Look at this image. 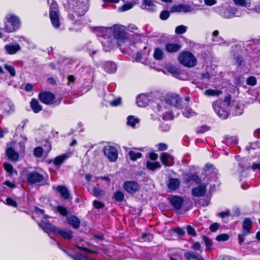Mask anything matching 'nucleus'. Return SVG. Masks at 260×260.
<instances>
[{
    "instance_id": "nucleus-41",
    "label": "nucleus",
    "mask_w": 260,
    "mask_h": 260,
    "mask_svg": "<svg viewBox=\"0 0 260 260\" xmlns=\"http://www.w3.org/2000/svg\"><path fill=\"white\" fill-rule=\"evenodd\" d=\"M92 191L93 195L96 197H99L104 194V191L99 188L98 184L93 187Z\"/></svg>"
},
{
    "instance_id": "nucleus-64",
    "label": "nucleus",
    "mask_w": 260,
    "mask_h": 260,
    "mask_svg": "<svg viewBox=\"0 0 260 260\" xmlns=\"http://www.w3.org/2000/svg\"><path fill=\"white\" fill-rule=\"evenodd\" d=\"M158 150L165 151L168 149V145L165 143H160L157 145Z\"/></svg>"
},
{
    "instance_id": "nucleus-3",
    "label": "nucleus",
    "mask_w": 260,
    "mask_h": 260,
    "mask_svg": "<svg viewBox=\"0 0 260 260\" xmlns=\"http://www.w3.org/2000/svg\"><path fill=\"white\" fill-rule=\"evenodd\" d=\"M26 180L30 185L44 186L49 184L48 177H45L43 175L35 170L26 173Z\"/></svg>"
},
{
    "instance_id": "nucleus-21",
    "label": "nucleus",
    "mask_w": 260,
    "mask_h": 260,
    "mask_svg": "<svg viewBox=\"0 0 260 260\" xmlns=\"http://www.w3.org/2000/svg\"><path fill=\"white\" fill-rule=\"evenodd\" d=\"M252 228V221L249 218H245L242 224L243 233L244 235H248L250 233Z\"/></svg>"
},
{
    "instance_id": "nucleus-1",
    "label": "nucleus",
    "mask_w": 260,
    "mask_h": 260,
    "mask_svg": "<svg viewBox=\"0 0 260 260\" xmlns=\"http://www.w3.org/2000/svg\"><path fill=\"white\" fill-rule=\"evenodd\" d=\"M39 226L46 233L58 234L63 239L71 240L73 237V232L66 228L57 227L49 222L42 220L39 224Z\"/></svg>"
},
{
    "instance_id": "nucleus-56",
    "label": "nucleus",
    "mask_w": 260,
    "mask_h": 260,
    "mask_svg": "<svg viewBox=\"0 0 260 260\" xmlns=\"http://www.w3.org/2000/svg\"><path fill=\"white\" fill-rule=\"evenodd\" d=\"M247 84L250 86H254L257 83V80L255 77L250 76L247 79Z\"/></svg>"
},
{
    "instance_id": "nucleus-58",
    "label": "nucleus",
    "mask_w": 260,
    "mask_h": 260,
    "mask_svg": "<svg viewBox=\"0 0 260 260\" xmlns=\"http://www.w3.org/2000/svg\"><path fill=\"white\" fill-rule=\"evenodd\" d=\"M133 7V5L132 3H126L124 4L121 7L119 8V10L122 12H124L130 10Z\"/></svg>"
},
{
    "instance_id": "nucleus-54",
    "label": "nucleus",
    "mask_w": 260,
    "mask_h": 260,
    "mask_svg": "<svg viewBox=\"0 0 260 260\" xmlns=\"http://www.w3.org/2000/svg\"><path fill=\"white\" fill-rule=\"evenodd\" d=\"M174 118V115L172 111H168L164 114L162 119L165 120H172Z\"/></svg>"
},
{
    "instance_id": "nucleus-33",
    "label": "nucleus",
    "mask_w": 260,
    "mask_h": 260,
    "mask_svg": "<svg viewBox=\"0 0 260 260\" xmlns=\"http://www.w3.org/2000/svg\"><path fill=\"white\" fill-rule=\"evenodd\" d=\"M72 259L73 260H95V259L84 256L81 253H76L74 254Z\"/></svg>"
},
{
    "instance_id": "nucleus-43",
    "label": "nucleus",
    "mask_w": 260,
    "mask_h": 260,
    "mask_svg": "<svg viewBox=\"0 0 260 260\" xmlns=\"http://www.w3.org/2000/svg\"><path fill=\"white\" fill-rule=\"evenodd\" d=\"M44 150L42 147L38 146L34 149V155L36 157H41L43 154Z\"/></svg>"
},
{
    "instance_id": "nucleus-31",
    "label": "nucleus",
    "mask_w": 260,
    "mask_h": 260,
    "mask_svg": "<svg viewBox=\"0 0 260 260\" xmlns=\"http://www.w3.org/2000/svg\"><path fill=\"white\" fill-rule=\"evenodd\" d=\"M105 70L109 73H114L116 70V66L115 63L111 62L108 61L105 64Z\"/></svg>"
},
{
    "instance_id": "nucleus-52",
    "label": "nucleus",
    "mask_w": 260,
    "mask_h": 260,
    "mask_svg": "<svg viewBox=\"0 0 260 260\" xmlns=\"http://www.w3.org/2000/svg\"><path fill=\"white\" fill-rule=\"evenodd\" d=\"M170 16V12L167 10L162 11L159 15V18L162 20L168 19Z\"/></svg>"
},
{
    "instance_id": "nucleus-29",
    "label": "nucleus",
    "mask_w": 260,
    "mask_h": 260,
    "mask_svg": "<svg viewBox=\"0 0 260 260\" xmlns=\"http://www.w3.org/2000/svg\"><path fill=\"white\" fill-rule=\"evenodd\" d=\"M146 168L150 171H154L161 167L160 164L158 161H147L146 163Z\"/></svg>"
},
{
    "instance_id": "nucleus-27",
    "label": "nucleus",
    "mask_w": 260,
    "mask_h": 260,
    "mask_svg": "<svg viewBox=\"0 0 260 260\" xmlns=\"http://www.w3.org/2000/svg\"><path fill=\"white\" fill-rule=\"evenodd\" d=\"M172 158L171 155L167 152H162L160 154V159L162 165L166 167H170L172 165L171 163H170L168 161L169 158Z\"/></svg>"
},
{
    "instance_id": "nucleus-19",
    "label": "nucleus",
    "mask_w": 260,
    "mask_h": 260,
    "mask_svg": "<svg viewBox=\"0 0 260 260\" xmlns=\"http://www.w3.org/2000/svg\"><path fill=\"white\" fill-rule=\"evenodd\" d=\"M191 11V7L189 5L182 4L173 6L171 9V12H189Z\"/></svg>"
},
{
    "instance_id": "nucleus-8",
    "label": "nucleus",
    "mask_w": 260,
    "mask_h": 260,
    "mask_svg": "<svg viewBox=\"0 0 260 260\" xmlns=\"http://www.w3.org/2000/svg\"><path fill=\"white\" fill-rule=\"evenodd\" d=\"M183 182L185 184H189L191 182L196 184H200L202 182L201 178L197 173H184L182 174Z\"/></svg>"
},
{
    "instance_id": "nucleus-49",
    "label": "nucleus",
    "mask_w": 260,
    "mask_h": 260,
    "mask_svg": "<svg viewBox=\"0 0 260 260\" xmlns=\"http://www.w3.org/2000/svg\"><path fill=\"white\" fill-rule=\"evenodd\" d=\"M4 168L6 171L10 175H12L13 173V167L9 162H5L3 165Z\"/></svg>"
},
{
    "instance_id": "nucleus-22",
    "label": "nucleus",
    "mask_w": 260,
    "mask_h": 260,
    "mask_svg": "<svg viewBox=\"0 0 260 260\" xmlns=\"http://www.w3.org/2000/svg\"><path fill=\"white\" fill-rule=\"evenodd\" d=\"M184 256L187 260H205L201 254L192 251L185 252Z\"/></svg>"
},
{
    "instance_id": "nucleus-15",
    "label": "nucleus",
    "mask_w": 260,
    "mask_h": 260,
    "mask_svg": "<svg viewBox=\"0 0 260 260\" xmlns=\"http://www.w3.org/2000/svg\"><path fill=\"white\" fill-rule=\"evenodd\" d=\"M52 189L60 193L61 197L64 200H71L72 199L71 198L70 193L69 189L65 186L60 185L56 187L53 186Z\"/></svg>"
},
{
    "instance_id": "nucleus-60",
    "label": "nucleus",
    "mask_w": 260,
    "mask_h": 260,
    "mask_svg": "<svg viewBox=\"0 0 260 260\" xmlns=\"http://www.w3.org/2000/svg\"><path fill=\"white\" fill-rule=\"evenodd\" d=\"M220 227L219 223L217 222H214L211 224L209 226V229L211 232L214 233L216 232Z\"/></svg>"
},
{
    "instance_id": "nucleus-28",
    "label": "nucleus",
    "mask_w": 260,
    "mask_h": 260,
    "mask_svg": "<svg viewBox=\"0 0 260 260\" xmlns=\"http://www.w3.org/2000/svg\"><path fill=\"white\" fill-rule=\"evenodd\" d=\"M166 70L172 76L174 77H177L181 74V71L176 67L173 65H167L166 68Z\"/></svg>"
},
{
    "instance_id": "nucleus-46",
    "label": "nucleus",
    "mask_w": 260,
    "mask_h": 260,
    "mask_svg": "<svg viewBox=\"0 0 260 260\" xmlns=\"http://www.w3.org/2000/svg\"><path fill=\"white\" fill-rule=\"evenodd\" d=\"M230 238V236L228 234H221L217 235L216 237V240L217 241H228Z\"/></svg>"
},
{
    "instance_id": "nucleus-9",
    "label": "nucleus",
    "mask_w": 260,
    "mask_h": 260,
    "mask_svg": "<svg viewBox=\"0 0 260 260\" xmlns=\"http://www.w3.org/2000/svg\"><path fill=\"white\" fill-rule=\"evenodd\" d=\"M103 152L105 155L111 162H115L118 158V151L113 146H105L103 148Z\"/></svg>"
},
{
    "instance_id": "nucleus-34",
    "label": "nucleus",
    "mask_w": 260,
    "mask_h": 260,
    "mask_svg": "<svg viewBox=\"0 0 260 260\" xmlns=\"http://www.w3.org/2000/svg\"><path fill=\"white\" fill-rule=\"evenodd\" d=\"M127 124L132 127H135L136 123L139 122L138 118H135L134 116L129 115L127 118Z\"/></svg>"
},
{
    "instance_id": "nucleus-2",
    "label": "nucleus",
    "mask_w": 260,
    "mask_h": 260,
    "mask_svg": "<svg viewBox=\"0 0 260 260\" xmlns=\"http://www.w3.org/2000/svg\"><path fill=\"white\" fill-rule=\"evenodd\" d=\"M21 26L20 18L14 14H9L4 19V30L7 33L14 32L20 29Z\"/></svg>"
},
{
    "instance_id": "nucleus-24",
    "label": "nucleus",
    "mask_w": 260,
    "mask_h": 260,
    "mask_svg": "<svg viewBox=\"0 0 260 260\" xmlns=\"http://www.w3.org/2000/svg\"><path fill=\"white\" fill-rule=\"evenodd\" d=\"M5 49L8 54L12 55L19 51L21 48L18 44L15 45L7 44L5 46Z\"/></svg>"
},
{
    "instance_id": "nucleus-30",
    "label": "nucleus",
    "mask_w": 260,
    "mask_h": 260,
    "mask_svg": "<svg viewBox=\"0 0 260 260\" xmlns=\"http://www.w3.org/2000/svg\"><path fill=\"white\" fill-rule=\"evenodd\" d=\"M154 6L155 5L152 0H143L141 8L143 9L151 10L154 9Z\"/></svg>"
},
{
    "instance_id": "nucleus-48",
    "label": "nucleus",
    "mask_w": 260,
    "mask_h": 260,
    "mask_svg": "<svg viewBox=\"0 0 260 260\" xmlns=\"http://www.w3.org/2000/svg\"><path fill=\"white\" fill-rule=\"evenodd\" d=\"M186 230L188 235L192 237H196L197 236V233L195 229L190 225H187L186 227Z\"/></svg>"
},
{
    "instance_id": "nucleus-5",
    "label": "nucleus",
    "mask_w": 260,
    "mask_h": 260,
    "mask_svg": "<svg viewBox=\"0 0 260 260\" xmlns=\"http://www.w3.org/2000/svg\"><path fill=\"white\" fill-rule=\"evenodd\" d=\"M49 17L53 26L58 28L60 26L59 21V10L57 3L52 0L50 5Z\"/></svg>"
},
{
    "instance_id": "nucleus-55",
    "label": "nucleus",
    "mask_w": 260,
    "mask_h": 260,
    "mask_svg": "<svg viewBox=\"0 0 260 260\" xmlns=\"http://www.w3.org/2000/svg\"><path fill=\"white\" fill-rule=\"evenodd\" d=\"M7 205L16 208L18 206L17 202L11 198H7L6 199Z\"/></svg>"
},
{
    "instance_id": "nucleus-61",
    "label": "nucleus",
    "mask_w": 260,
    "mask_h": 260,
    "mask_svg": "<svg viewBox=\"0 0 260 260\" xmlns=\"http://www.w3.org/2000/svg\"><path fill=\"white\" fill-rule=\"evenodd\" d=\"M231 215L230 210L226 209L225 211H222L218 213L217 216L221 218L229 216Z\"/></svg>"
},
{
    "instance_id": "nucleus-44",
    "label": "nucleus",
    "mask_w": 260,
    "mask_h": 260,
    "mask_svg": "<svg viewBox=\"0 0 260 260\" xmlns=\"http://www.w3.org/2000/svg\"><path fill=\"white\" fill-rule=\"evenodd\" d=\"M202 238L205 243L206 250L211 249L212 246V240L206 235H204Z\"/></svg>"
},
{
    "instance_id": "nucleus-36",
    "label": "nucleus",
    "mask_w": 260,
    "mask_h": 260,
    "mask_svg": "<svg viewBox=\"0 0 260 260\" xmlns=\"http://www.w3.org/2000/svg\"><path fill=\"white\" fill-rule=\"evenodd\" d=\"M128 155L131 160L136 161L138 158H140L142 157V154L141 152H135L133 150H130L128 152Z\"/></svg>"
},
{
    "instance_id": "nucleus-39",
    "label": "nucleus",
    "mask_w": 260,
    "mask_h": 260,
    "mask_svg": "<svg viewBox=\"0 0 260 260\" xmlns=\"http://www.w3.org/2000/svg\"><path fill=\"white\" fill-rule=\"evenodd\" d=\"M210 129V127L205 124L198 127L196 131V133L198 135L202 134L207 131H209Z\"/></svg>"
},
{
    "instance_id": "nucleus-12",
    "label": "nucleus",
    "mask_w": 260,
    "mask_h": 260,
    "mask_svg": "<svg viewBox=\"0 0 260 260\" xmlns=\"http://www.w3.org/2000/svg\"><path fill=\"white\" fill-rule=\"evenodd\" d=\"M166 102L167 104L174 106L175 107L181 108L182 99L178 94L171 93L168 95L166 99Z\"/></svg>"
},
{
    "instance_id": "nucleus-35",
    "label": "nucleus",
    "mask_w": 260,
    "mask_h": 260,
    "mask_svg": "<svg viewBox=\"0 0 260 260\" xmlns=\"http://www.w3.org/2000/svg\"><path fill=\"white\" fill-rule=\"evenodd\" d=\"M163 52L159 48H156L154 49L153 57L156 60H159L162 59L163 58Z\"/></svg>"
},
{
    "instance_id": "nucleus-10",
    "label": "nucleus",
    "mask_w": 260,
    "mask_h": 260,
    "mask_svg": "<svg viewBox=\"0 0 260 260\" xmlns=\"http://www.w3.org/2000/svg\"><path fill=\"white\" fill-rule=\"evenodd\" d=\"M113 34L114 39L117 41L118 46H120L121 44L125 43L128 40V37L125 32L120 27L114 28Z\"/></svg>"
},
{
    "instance_id": "nucleus-38",
    "label": "nucleus",
    "mask_w": 260,
    "mask_h": 260,
    "mask_svg": "<svg viewBox=\"0 0 260 260\" xmlns=\"http://www.w3.org/2000/svg\"><path fill=\"white\" fill-rule=\"evenodd\" d=\"M18 151L19 154L22 156H24L25 154V145L24 142L20 141L18 143Z\"/></svg>"
},
{
    "instance_id": "nucleus-6",
    "label": "nucleus",
    "mask_w": 260,
    "mask_h": 260,
    "mask_svg": "<svg viewBox=\"0 0 260 260\" xmlns=\"http://www.w3.org/2000/svg\"><path fill=\"white\" fill-rule=\"evenodd\" d=\"M181 64L186 67H193L197 64V60L193 54L188 51H182L178 56Z\"/></svg>"
},
{
    "instance_id": "nucleus-57",
    "label": "nucleus",
    "mask_w": 260,
    "mask_h": 260,
    "mask_svg": "<svg viewBox=\"0 0 260 260\" xmlns=\"http://www.w3.org/2000/svg\"><path fill=\"white\" fill-rule=\"evenodd\" d=\"M92 205L93 207L97 209H102L105 206L104 203L97 200L93 201Z\"/></svg>"
},
{
    "instance_id": "nucleus-32",
    "label": "nucleus",
    "mask_w": 260,
    "mask_h": 260,
    "mask_svg": "<svg viewBox=\"0 0 260 260\" xmlns=\"http://www.w3.org/2000/svg\"><path fill=\"white\" fill-rule=\"evenodd\" d=\"M222 91L220 90H215L212 89H208L205 91V95L208 96H217L220 95Z\"/></svg>"
},
{
    "instance_id": "nucleus-17",
    "label": "nucleus",
    "mask_w": 260,
    "mask_h": 260,
    "mask_svg": "<svg viewBox=\"0 0 260 260\" xmlns=\"http://www.w3.org/2000/svg\"><path fill=\"white\" fill-rule=\"evenodd\" d=\"M67 223L74 229H78L81 225L80 219L76 215H72L66 218Z\"/></svg>"
},
{
    "instance_id": "nucleus-20",
    "label": "nucleus",
    "mask_w": 260,
    "mask_h": 260,
    "mask_svg": "<svg viewBox=\"0 0 260 260\" xmlns=\"http://www.w3.org/2000/svg\"><path fill=\"white\" fill-rule=\"evenodd\" d=\"M180 185V181L178 178H171L169 179L167 186L171 191H173L178 189Z\"/></svg>"
},
{
    "instance_id": "nucleus-40",
    "label": "nucleus",
    "mask_w": 260,
    "mask_h": 260,
    "mask_svg": "<svg viewBox=\"0 0 260 260\" xmlns=\"http://www.w3.org/2000/svg\"><path fill=\"white\" fill-rule=\"evenodd\" d=\"M153 236L149 233H143L141 236V239L144 242H150L153 239Z\"/></svg>"
},
{
    "instance_id": "nucleus-4",
    "label": "nucleus",
    "mask_w": 260,
    "mask_h": 260,
    "mask_svg": "<svg viewBox=\"0 0 260 260\" xmlns=\"http://www.w3.org/2000/svg\"><path fill=\"white\" fill-rule=\"evenodd\" d=\"M38 100L43 104L46 105H53L58 106L61 103L62 98L56 100L55 94L49 91L40 92L38 95Z\"/></svg>"
},
{
    "instance_id": "nucleus-14",
    "label": "nucleus",
    "mask_w": 260,
    "mask_h": 260,
    "mask_svg": "<svg viewBox=\"0 0 260 260\" xmlns=\"http://www.w3.org/2000/svg\"><path fill=\"white\" fill-rule=\"evenodd\" d=\"M170 203L176 210H180L183 204L184 199L179 196L174 195L168 199Z\"/></svg>"
},
{
    "instance_id": "nucleus-50",
    "label": "nucleus",
    "mask_w": 260,
    "mask_h": 260,
    "mask_svg": "<svg viewBox=\"0 0 260 260\" xmlns=\"http://www.w3.org/2000/svg\"><path fill=\"white\" fill-rule=\"evenodd\" d=\"M4 68L10 73L12 77H14L16 75L15 69L13 66L5 64Z\"/></svg>"
},
{
    "instance_id": "nucleus-62",
    "label": "nucleus",
    "mask_w": 260,
    "mask_h": 260,
    "mask_svg": "<svg viewBox=\"0 0 260 260\" xmlns=\"http://www.w3.org/2000/svg\"><path fill=\"white\" fill-rule=\"evenodd\" d=\"M121 104V98L119 97L110 102V105L112 107H117Z\"/></svg>"
},
{
    "instance_id": "nucleus-16",
    "label": "nucleus",
    "mask_w": 260,
    "mask_h": 260,
    "mask_svg": "<svg viewBox=\"0 0 260 260\" xmlns=\"http://www.w3.org/2000/svg\"><path fill=\"white\" fill-rule=\"evenodd\" d=\"M182 48V45L177 43H167L165 45V50L169 53H175L179 51Z\"/></svg>"
},
{
    "instance_id": "nucleus-42",
    "label": "nucleus",
    "mask_w": 260,
    "mask_h": 260,
    "mask_svg": "<svg viewBox=\"0 0 260 260\" xmlns=\"http://www.w3.org/2000/svg\"><path fill=\"white\" fill-rule=\"evenodd\" d=\"M57 211L62 216H67L68 215V210L67 208L62 206H57L56 207Z\"/></svg>"
},
{
    "instance_id": "nucleus-11",
    "label": "nucleus",
    "mask_w": 260,
    "mask_h": 260,
    "mask_svg": "<svg viewBox=\"0 0 260 260\" xmlns=\"http://www.w3.org/2000/svg\"><path fill=\"white\" fill-rule=\"evenodd\" d=\"M124 189L128 193L133 194L139 190L138 182L134 180L126 181L123 184Z\"/></svg>"
},
{
    "instance_id": "nucleus-37",
    "label": "nucleus",
    "mask_w": 260,
    "mask_h": 260,
    "mask_svg": "<svg viewBox=\"0 0 260 260\" xmlns=\"http://www.w3.org/2000/svg\"><path fill=\"white\" fill-rule=\"evenodd\" d=\"M114 199L118 202H122L124 199V194L121 190H117L114 194Z\"/></svg>"
},
{
    "instance_id": "nucleus-45",
    "label": "nucleus",
    "mask_w": 260,
    "mask_h": 260,
    "mask_svg": "<svg viewBox=\"0 0 260 260\" xmlns=\"http://www.w3.org/2000/svg\"><path fill=\"white\" fill-rule=\"evenodd\" d=\"M187 27L183 25L177 26L175 28V33L177 35H181L184 34L187 30Z\"/></svg>"
},
{
    "instance_id": "nucleus-23",
    "label": "nucleus",
    "mask_w": 260,
    "mask_h": 260,
    "mask_svg": "<svg viewBox=\"0 0 260 260\" xmlns=\"http://www.w3.org/2000/svg\"><path fill=\"white\" fill-rule=\"evenodd\" d=\"M30 107L35 113H38L43 109L38 100L32 98L30 102Z\"/></svg>"
},
{
    "instance_id": "nucleus-25",
    "label": "nucleus",
    "mask_w": 260,
    "mask_h": 260,
    "mask_svg": "<svg viewBox=\"0 0 260 260\" xmlns=\"http://www.w3.org/2000/svg\"><path fill=\"white\" fill-rule=\"evenodd\" d=\"M69 157L67 153H64L60 155L57 156L53 160V163L55 167H60V166Z\"/></svg>"
},
{
    "instance_id": "nucleus-63",
    "label": "nucleus",
    "mask_w": 260,
    "mask_h": 260,
    "mask_svg": "<svg viewBox=\"0 0 260 260\" xmlns=\"http://www.w3.org/2000/svg\"><path fill=\"white\" fill-rule=\"evenodd\" d=\"M236 5L242 7H247V2L246 0H233Z\"/></svg>"
},
{
    "instance_id": "nucleus-59",
    "label": "nucleus",
    "mask_w": 260,
    "mask_h": 260,
    "mask_svg": "<svg viewBox=\"0 0 260 260\" xmlns=\"http://www.w3.org/2000/svg\"><path fill=\"white\" fill-rule=\"evenodd\" d=\"M231 100H232L231 95L230 94H228L225 96L224 100L223 101L221 100V101L223 102V103L225 104L226 103V105H225V106H226L229 107L231 104Z\"/></svg>"
},
{
    "instance_id": "nucleus-51",
    "label": "nucleus",
    "mask_w": 260,
    "mask_h": 260,
    "mask_svg": "<svg viewBox=\"0 0 260 260\" xmlns=\"http://www.w3.org/2000/svg\"><path fill=\"white\" fill-rule=\"evenodd\" d=\"M172 230L174 233H176L178 236L183 237L185 235V232L181 227H179V226L176 227V228H173Z\"/></svg>"
},
{
    "instance_id": "nucleus-7",
    "label": "nucleus",
    "mask_w": 260,
    "mask_h": 260,
    "mask_svg": "<svg viewBox=\"0 0 260 260\" xmlns=\"http://www.w3.org/2000/svg\"><path fill=\"white\" fill-rule=\"evenodd\" d=\"M212 106L216 114L221 118L225 119L230 115L229 107L221 101V100H217L212 103Z\"/></svg>"
},
{
    "instance_id": "nucleus-13",
    "label": "nucleus",
    "mask_w": 260,
    "mask_h": 260,
    "mask_svg": "<svg viewBox=\"0 0 260 260\" xmlns=\"http://www.w3.org/2000/svg\"><path fill=\"white\" fill-rule=\"evenodd\" d=\"M197 187H193L191 189V193L194 197H201L204 196L207 192V185L202 182L198 184Z\"/></svg>"
},
{
    "instance_id": "nucleus-47",
    "label": "nucleus",
    "mask_w": 260,
    "mask_h": 260,
    "mask_svg": "<svg viewBox=\"0 0 260 260\" xmlns=\"http://www.w3.org/2000/svg\"><path fill=\"white\" fill-rule=\"evenodd\" d=\"M243 109L241 108L240 105L237 104L235 106L234 111L233 112L234 116H240L243 113Z\"/></svg>"
},
{
    "instance_id": "nucleus-18",
    "label": "nucleus",
    "mask_w": 260,
    "mask_h": 260,
    "mask_svg": "<svg viewBox=\"0 0 260 260\" xmlns=\"http://www.w3.org/2000/svg\"><path fill=\"white\" fill-rule=\"evenodd\" d=\"M6 155L9 160L14 162H17L19 160L20 155L13 148L9 147L7 148L6 150Z\"/></svg>"
},
{
    "instance_id": "nucleus-53",
    "label": "nucleus",
    "mask_w": 260,
    "mask_h": 260,
    "mask_svg": "<svg viewBox=\"0 0 260 260\" xmlns=\"http://www.w3.org/2000/svg\"><path fill=\"white\" fill-rule=\"evenodd\" d=\"M171 127L170 125L165 123L164 122L161 123L159 126V129L161 132H169Z\"/></svg>"
},
{
    "instance_id": "nucleus-26",
    "label": "nucleus",
    "mask_w": 260,
    "mask_h": 260,
    "mask_svg": "<svg viewBox=\"0 0 260 260\" xmlns=\"http://www.w3.org/2000/svg\"><path fill=\"white\" fill-rule=\"evenodd\" d=\"M137 105L140 107H145L148 104V99L145 94H139L137 98Z\"/></svg>"
}]
</instances>
